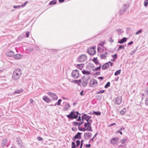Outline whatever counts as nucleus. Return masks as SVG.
<instances>
[{
  "mask_svg": "<svg viewBox=\"0 0 148 148\" xmlns=\"http://www.w3.org/2000/svg\"><path fill=\"white\" fill-rule=\"evenodd\" d=\"M22 71L19 69H17L13 72L12 75V79L13 80H16L19 79L22 75Z\"/></svg>",
  "mask_w": 148,
  "mask_h": 148,
  "instance_id": "f257e3e1",
  "label": "nucleus"
},
{
  "mask_svg": "<svg viewBox=\"0 0 148 148\" xmlns=\"http://www.w3.org/2000/svg\"><path fill=\"white\" fill-rule=\"evenodd\" d=\"M66 116L69 119H76L78 117V116L75 114V112L72 111L71 112L70 114L66 115Z\"/></svg>",
  "mask_w": 148,
  "mask_h": 148,
  "instance_id": "f03ea898",
  "label": "nucleus"
},
{
  "mask_svg": "<svg viewBox=\"0 0 148 148\" xmlns=\"http://www.w3.org/2000/svg\"><path fill=\"white\" fill-rule=\"evenodd\" d=\"M91 123L90 122H88L85 123L84 124V126L86 128V131H88L90 132L92 131V129L91 126Z\"/></svg>",
  "mask_w": 148,
  "mask_h": 148,
  "instance_id": "7ed1b4c3",
  "label": "nucleus"
},
{
  "mask_svg": "<svg viewBox=\"0 0 148 148\" xmlns=\"http://www.w3.org/2000/svg\"><path fill=\"white\" fill-rule=\"evenodd\" d=\"M87 59V56L85 54H82L79 56L77 58L78 62H82L85 61Z\"/></svg>",
  "mask_w": 148,
  "mask_h": 148,
  "instance_id": "20e7f679",
  "label": "nucleus"
},
{
  "mask_svg": "<svg viewBox=\"0 0 148 148\" xmlns=\"http://www.w3.org/2000/svg\"><path fill=\"white\" fill-rule=\"evenodd\" d=\"M89 84L92 87H95L98 84V82L97 80L95 79H91L90 80Z\"/></svg>",
  "mask_w": 148,
  "mask_h": 148,
  "instance_id": "39448f33",
  "label": "nucleus"
},
{
  "mask_svg": "<svg viewBox=\"0 0 148 148\" xmlns=\"http://www.w3.org/2000/svg\"><path fill=\"white\" fill-rule=\"evenodd\" d=\"M82 114H83L84 115L81 117L82 121L84 122V120H85L87 121V122H89V120L92 118V116L89 115H87L86 114H85L84 113H82Z\"/></svg>",
  "mask_w": 148,
  "mask_h": 148,
  "instance_id": "423d86ee",
  "label": "nucleus"
},
{
  "mask_svg": "<svg viewBox=\"0 0 148 148\" xmlns=\"http://www.w3.org/2000/svg\"><path fill=\"white\" fill-rule=\"evenodd\" d=\"M79 71L77 70H75L73 71L72 73V75L74 78H77L79 76Z\"/></svg>",
  "mask_w": 148,
  "mask_h": 148,
  "instance_id": "0eeeda50",
  "label": "nucleus"
},
{
  "mask_svg": "<svg viewBox=\"0 0 148 148\" xmlns=\"http://www.w3.org/2000/svg\"><path fill=\"white\" fill-rule=\"evenodd\" d=\"M48 95L52 98L53 100H57L58 99V97L56 95L53 93L50 92H47Z\"/></svg>",
  "mask_w": 148,
  "mask_h": 148,
  "instance_id": "6e6552de",
  "label": "nucleus"
},
{
  "mask_svg": "<svg viewBox=\"0 0 148 148\" xmlns=\"http://www.w3.org/2000/svg\"><path fill=\"white\" fill-rule=\"evenodd\" d=\"M63 104L64 105V108L63 109V110L64 111H67L70 107V105L69 103L66 102H64L63 103Z\"/></svg>",
  "mask_w": 148,
  "mask_h": 148,
  "instance_id": "1a4fd4ad",
  "label": "nucleus"
},
{
  "mask_svg": "<svg viewBox=\"0 0 148 148\" xmlns=\"http://www.w3.org/2000/svg\"><path fill=\"white\" fill-rule=\"evenodd\" d=\"M122 100V97L121 96L116 97L114 99L115 104H117L118 105H120Z\"/></svg>",
  "mask_w": 148,
  "mask_h": 148,
  "instance_id": "9d476101",
  "label": "nucleus"
},
{
  "mask_svg": "<svg viewBox=\"0 0 148 148\" xmlns=\"http://www.w3.org/2000/svg\"><path fill=\"white\" fill-rule=\"evenodd\" d=\"M82 133L80 132H78L72 138V140L74 141H75V139H80L81 138V135Z\"/></svg>",
  "mask_w": 148,
  "mask_h": 148,
  "instance_id": "9b49d317",
  "label": "nucleus"
},
{
  "mask_svg": "<svg viewBox=\"0 0 148 148\" xmlns=\"http://www.w3.org/2000/svg\"><path fill=\"white\" fill-rule=\"evenodd\" d=\"M92 135L91 133H85L84 134V138L85 140L91 138Z\"/></svg>",
  "mask_w": 148,
  "mask_h": 148,
  "instance_id": "f8f14e48",
  "label": "nucleus"
},
{
  "mask_svg": "<svg viewBox=\"0 0 148 148\" xmlns=\"http://www.w3.org/2000/svg\"><path fill=\"white\" fill-rule=\"evenodd\" d=\"M87 77L88 78L87 79L82 81V85L84 87H85L87 86L88 82V80L90 78V77L89 76H88Z\"/></svg>",
  "mask_w": 148,
  "mask_h": 148,
  "instance_id": "ddd939ff",
  "label": "nucleus"
},
{
  "mask_svg": "<svg viewBox=\"0 0 148 148\" xmlns=\"http://www.w3.org/2000/svg\"><path fill=\"white\" fill-rule=\"evenodd\" d=\"M119 138L117 137L113 138L111 140L110 142L111 143L112 145H114L118 141Z\"/></svg>",
  "mask_w": 148,
  "mask_h": 148,
  "instance_id": "4468645a",
  "label": "nucleus"
},
{
  "mask_svg": "<svg viewBox=\"0 0 148 148\" xmlns=\"http://www.w3.org/2000/svg\"><path fill=\"white\" fill-rule=\"evenodd\" d=\"M87 52L90 55H93L96 53L95 50H93V49L92 48L88 49Z\"/></svg>",
  "mask_w": 148,
  "mask_h": 148,
  "instance_id": "2eb2a0df",
  "label": "nucleus"
},
{
  "mask_svg": "<svg viewBox=\"0 0 148 148\" xmlns=\"http://www.w3.org/2000/svg\"><path fill=\"white\" fill-rule=\"evenodd\" d=\"M127 5L126 4L122 8V9L119 11V15H121L125 12V10L127 9Z\"/></svg>",
  "mask_w": 148,
  "mask_h": 148,
  "instance_id": "dca6fc26",
  "label": "nucleus"
},
{
  "mask_svg": "<svg viewBox=\"0 0 148 148\" xmlns=\"http://www.w3.org/2000/svg\"><path fill=\"white\" fill-rule=\"evenodd\" d=\"M42 99L47 103H49L51 101V100L47 96L45 95L42 97Z\"/></svg>",
  "mask_w": 148,
  "mask_h": 148,
  "instance_id": "f3484780",
  "label": "nucleus"
},
{
  "mask_svg": "<svg viewBox=\"0 0 148 148\" xmlns=\"http://www.w3.org/2000/svg\"><path fill=\"white\" fill-rule=\"evenodd\" d=\"M6 55L10 57H12L14 55V53L12 51H9L7 52L6 53Z\"/></svg>",
  "mask_w": 148,
  "mask_h": 148,
  "instance_id": "a211bd4d",
  "label": "nucleus"
},
{
  "mask_svg": "<svg viewBox=\"0 0 148 148\" xmlns=\"http://www.w3.org/2000/svg\"><path fill=\"white\" fill-rule=\"evenodd\" d=\"M127 40V38L126 37H124L122 39H121L120 40H118V43L120 44H122L125 42Z\"/></svg>",
  "mask_w": 148,
  "mask_h": 148,
  "instance_id": "6ab92c4d",
  "label": "nucleus"
},
{
  "mask_svg": "<svg viewBox=\"0 0 148 148\" xmlns=\"http://www.w3.org/2000/svg\"><path fill=\"white\" fill-rule=\"evenodd\" d=\"M109 67V64L108 63H106L104 64L102 67V69L103 70L107 69Z\"/></svg>",
  "mask_w": 148,
  "mask_h": 148,
  "instance_id": "aec40b11",
  "label": "nucleus"
},
{
  "mask_svg": "<svg viewBox=\"0 0 148 148\" xmlns=\"http://www.w3.org/2000/svg\"><path fill=\"white\" fill-rule=\"evenodd\" d=\"M108 53L106 51L104 53L100 55L101 59H105L107 57Z\"/></svg>",
  "mask_w": 148,
  "mask_h": 148,
  "instance_id": "412c9836",
  "label": "nucleus"
},
{
  "mask_svg": "<svg viewBox=\"0 0 148 148\" xmlns=\"http://www.w3.org/2000/svg\"><path fill=\"white\" fill-rule=\"evenodd\" d=\"M73 125L74 126H80L82 124H83L84 123V122L82 121L80 123H77L76 121H74L73 122Z\"/></svg>",
  "mask_w": 148,
  "mask_h": 148,
  "instance_id": "4be33fe9",
  "label": "nucleus"
},
{
  "mask_svg": "<svg viewBox=\"0 0 148 148\" xmlns=\"http://www.w3.org/2000/svg\"><path fill=\"white\" fill-rule=\"evenodd\" d=\"M7 141V139L6 138L2 140L1 143V146L2 147H4Z\"/></svg>",
  "mask_w": 148,
  "mask_h": 148,
  "instance_id": "5701e85b",
  "label": "nucleus"
},
{
  "mask_svg": "<svg viewBox=\"0 0 148 148\" xmlns=\"http://www.w3.org/2000/svg\"><path fill=\"white\" fill-rule=\"evenodd\" d=\"M23 57V55L18 54H16L14 56V58L16 59H18L22 58Z\"/></svg>",
  "mask_w": 148,
  "mask_h": 148,
  "instance_id": "b1692460",
  "label": "nucleus"
},
{
  "mask_svg": "<svg viewBox=\"0 0 148 148\" xmlns=\"http://www.w3.org/2000/svg\"><path fill=\"white\" fill-rule=\"evenodd\" d=\"M82 73L84 75H89L91 74L90 71H88L85 70L82 71Z\"/></svg>",
  "mask_w": 148,
  "mask_h": 148,
  "instance_id": "393cba45",
  "label": "nucleus"
},
{
  "mask_svg": "<svg viewBox=\"0 0 148 148\" xmlns=\"http://www.w3.org/2000/svg\"><path fill=\"white\" fill-rule=\"evenodd\" d=\"M126 111V109L125 108H124L120 112V114L122 115L125 114Z\"/></svg>",
  "mask_w": 148,
  "mask_h": 148,
  "instance_id": "a878e982",
  "label": "nucleus"
},
{
  "mask_svg": "<svg viewBox=\"0 0 148 148\" xmlns=\"http://www.w3.org/2000/svg\"><path fill=\"white\" fill-rule=\"evenodd\" d=\"M84 64H78L77 65V68L80 70L82 69V68L84 66Z\"/></svg>",
  "mask_w": 148,
  "mask_h": 148,
  "instance_id": "bb28decb",
  "label": "nucleus"
},
{
  "mask_svg": "<svg viewBox=\"0 0 148 148\" xmlns=\"http://www.w3.org/2000/svg\"><path fill=\"white\" fill-rule=\"evenodd\" d=\"M16 141L18 142V145H19V147H21V140L19 138H17L16 139Z\"/></svg>",
  "mask_w": 148,
  "mask_h": 148,
  "instance_id": "cd10ccee",
  "label": "nucleus"
},
{
  "mask_svg": "<svg viewBox=\"0 0 148 148\" xmlns=\"http://www.w3.org/2000/svg\"><path fill=\"white\" fill-rule=\"evenodd\" d=\"M73 82H74L75 83L78 84V85H80L81 83V80L79 79V80H74V81H73Z\"/></svg>",
  "mask_w": 148,
  "mask_h": 148,
  "instance_id": "c85d7f7f",
  "label": "nucleus"
},
{
  "mask_svg": "<svg viewBox=\"0 0 148 148\" xmlns=\"http://www.w3.org/2000/svg\"><path fill=\"white\" fill-rule=\"evenodd\" d=\"M101 112L99 111H93L92 113V114H95L96 115H99L101 114Z\"/></svg>",
  "mask_w": 148,
  "mask_h": 148,
  "instance_id": "c756f323",
  "label": "nucleus"
},
{
  "mask_svg": "<svg viewBox=\"0 0 148 148\" xmlns=\"http://www.w3.org/2000/svg\"><path fill=\"white\" fill-rule=\"evenodd\" d=\"M92 60L96 64L99 63V62L97 60V58H94L92 59Z\"/></svg>",
  "mask_w": 148,
  "mask_h": 148,
  "instance_id": "7c9ffc66",
  "label": "nucleus"
},
{
  "mask_svg": "<svg viewBox=\"0 0 148 148\" xmlns=\"http://www.w3.org/2000/svg\"><path fill=\"white\" fill-rule=\"evenodd\" d=\"M23 90L22 89L17 90H16L14 93V94H19L23 92Z\"/></svg>",
  "mask_w": 148,
  "mask_h": 148,
  "instance_id": "2f4dec72",
  "label": "nucleus"
},
{
  "mask_svg": "<svg viewBox=\"0 0 148 148\" xmlns=\"http://www.w3.org/2000/svg\"><path fill=\"white\" fill-rule=\"evenodd\" d=\"M101 65H100V66H99L97 67H96L95 69H92V70L93 71H97L101 69Z\"/></svg>",
  "mask_w": 148,
  "mask_h": 148,
  "instance_id": "473e14b6",
  "label": "nucleus"
},
{
  "mask_svg": "<svg viewBox=\"0 0 148 148\" xmlns=\"http://www.w3.org/2000/svg\"><path fill=\"white\" fill-rule=\"evenodd\" d=\"M121 69H119L116 71L114 73V75L116 76L120 75L121 73Z\"/></svg>",
  "mask_w": 148,
  "mask_h": 148,
  "instance_id": "72a5a7b5",
  "label": "nucleus"
},
{
  "mask_svg": "<svg viewBox=\"0 0 148 148\" xmlns=\"http://www.w3.org/2000/svg\"><path fill=\"white\" fill-rule=\"evenodd\" d=\"M78 129V130L80 131L85 132L86 131V128L85 127L84 128H83L80 127V126H79Z\"/></svg>",
  "mask_w": 148,
  "mask_h": 148,
  "instance_id": "f704fd0d",
  "label": "nucleus"
},
{
  "mask_svg": "<svg viewBox=\"0 0 148 148\" xmlns=\"http://www.w3.org/2000/svg\"><path fill=\"white\" fill-rule=\"evenodd\" d=\"M56 0H52L49 2V4L50 5H52L56 3Z\"/></svg>",
  "mask_w": 148,
  "mask_h": 148,
  "instance_id": "c9c22d12",
  "label": "nucleus"
},
{
  "mask_svg": "<svg viewBox=\"0 0 148 148\" xmlns=\"http://www.w3.org/2000/svg\"><path fill=\"white\" fill-rule=\"evenodd\" d=\"M62 100L61 99H60L58 100V102L56 103L55 104L54 106H56L57 105L58 106H60V103L62 101Z\"/></svg>",
  "mask_w": 148,
  "mask_h": 148,
  "instance_id": "e433bc0d",
  "label": "nucleus"
},
{
  "mask_svg": "<svg viewBox=\"0 0 148 148\" xmlns=\"http://www.w3.org/2000/svg\"><path fill=\"white\" fill-rule=\"evenodd\" d=\"M71 148H76L77 147L76 145H75V143L74 142H73L71 143Z\"/></svg>",
  "mask_w": 148,
  "mask_h": 148,
  "instance_id": "4c0bfd02",
  "label": "nucleus"
},
{
  "mask_svg": "<svg viewBox=\"0 0 148 148\" xmlns=\"http://www.w3.org/2000/svg\"><path fill=\"white\" fill-rule=\"evenodd\" d=\"M110 86V82H108L104 86L105 88H107L108 87H109Z\"/></svg>",
  "mask_w": 148,
  "mask_h": 148,
  "instance_id": "58836bf2",
  "label": "nucleus"
},
{
  "mask_svg": "<svg viewBox=\"0 0 148 148\" xmlns=\"http://www.w3.org/2000/svg\"><path fill=\"white\" fill-rule=\"evenodd\" d=\"M127 141V140L125 139H123L120 140V142L122 144H125L126 143Z\"/></svg>",
  "mask_w": 148,
  "mask_h": 148,
  "instance_id": "ea45409f",
  "label": "nucleus"
},
{
  "mask_svg": "<svg viewBox=\"0 0 148 148\" xmlns=\"http://www.w3.org/2000/svg\"><path fill=\"white\" fill-rule=\"evenodd\" d=\"M124 46H123L122 45H119V47L118 49L117 50L119 51V50L121 49H124Z\"/></svg>",
  "mask_w": 148,
  "mask_h": 148,
  "instance_id": "a19ab883",
  "label": "nucleus"
},
{
  "mask_svg": "<svg viewBox=\"0 0 148 148\" xmlns=\"http://www.w3.org/2000/svg\"><path fill=\"white\" fill-rule=\"evenodd\" d=\"M96 98L97 100H100L102 99V96L100 95H97L96 96Z\"/></svg>",
  "mask_w": 148,
  "mask_h": 148,
  "instance_id": "79ce46f5",
  "label": "nucleus"
},
{
  "mask_svg": "<svg viewBox=\"0 0 148 148\" xmlns=\"http://www.w3.org/2000/svg\"><path fill=\"white\" fill-rule=\"evenodd\" d=\"M76 146L78 147L80 145V141L79 140H77L76 141Z\"/></svg>",
  "mask_w": 148,
  "mask_h": 148,
  "instance_id": "37998d69",
  "label": "nucleus"
},
{
  "mask_svg": "<svg viewBox=\"0 0 148 148\" xmlns=\"http://www.w3.org/2000/svg\"><path fill=\"white\" fill-rule=\"evenodd\" d=\"M28 3V1H25L23 4H22L21 5V6L22 7H24V6H25L26 5L27 3Z\"/></svg>",
  "mask_w": 148,
  "mask_h": 148,
  "instance_id": "c03bdc74",
  "label": "nucleus"
},
{
  "mask_svg": "<svg viewBox=\"0 0 148 148\" xmlns=\"http://www.w3.org/2000/svg\"><path fill=\"white\" fill-rule=\"evenodd\" d=\"M148 4V0H145L144 2V5L145 6H147Z\"/></svg>",
  "mask_w": 148,
  "mask_h": 148,
  "instance_id": "a18cd8bd",
  "label": "nucleus"
},
{
  "mask_svg": "<svg viewBox=\"0 0 148 148\" xmlns=\"http://www.w3.org/2000/svg\"><path fill=\"white\" fill-rule=\"evenodd\" d=\"M105 91V90H100L99 91V92H97V94H100V93H103Z\"/></svg>",
  "mask_w": 148,
  "mask_h": 148,
  "instance_id": "49530a36",
  "label": "nucleus"
},
{
  "mask_svg": "<svg viewBox=\"0 0 148 148\" xmlns=\"http://www.w3.org/2000/svg\"><path fill=\"white\" fill-rule=\"evenodd\" d=\"M105 42L104 41H101L99 44V45L101 47H103V45L104 44Z\"/></svg>",
  "mask_w": 148,
  "mask_h": 148,
  "instance_id": "de8ad7c7",
  "label": "nucleus"
},
{
  "mask_svg": "<svg viewBox=\"0 0 148 148\" xmlns=\"http://www.w3.org/2000/svg\"><path fill=\"white\" fill-rule=\"evenodd\" d=\"M112 57H113V58L116 59L117 58V55L116 54H115L114 55H112Z\"/></svg>",
  "mask_w": 148,
  "mask_h": 148,
  "instance_id": "09e8293b",
  "label": "nucleus"
},
{
  "mask_svg": "<svg viewBox=\"0 0 148 148\" xmlns=\"http://www.w3.org/2000/svg\"><path fill=\"white\" fill-rule=\"evenodd\" d=\"M142 32V31L141 29L139 30L137 32H136V35H138L140 34V33H141Z\"/></svg>",
  "mask_w": 148,
  "mask_h": 148,
  "instance_id": "8fccbe9b",
  "label": "nucleus"
},
{
  "mask_svg": "<svg viewBox=\"0 0 148 148\" xmlns=\"http://www.w3.org/2000/svg\"><path fill=\"white\" fill-rule=\"evenodd\" d=\"M37 139L39 141H41L43 140V139L40 136H38L37 137Z\"/></svg>",
  "mask_w": 148,
  "mask_h": 148,
  "instance_id": "3c124183",
  "label": "nucleus"
},
{
  "mask_svg": "<svg viewBox=\"0 0 148 148\" xmlns=\"http://www.w3.org/2000/svg\"><path fill=\"white\" fill-rule=\"evenodd\" d=\"M116 31L118 32L119 33H122V30L120 28L117 29H116Z\"/></svg>",
  "mask_w": 148,
  "mask_h": 148,
  "instance_id": "603ef678",
  "label": "nucleus"
},
{
  "mask_svg": "<svg viewBox=\"0 0 148 148\" xmlns=\"http://www.w3.org/2000/svg\"><path fill=\"white\" fill-rule=\"evenodd\" d=\"M20 7H21L20 5H14V8H20Z\"/></svg>",
  "mask_w": 148,
  "mask_h": 148,
  "instance_id": "864d4df0",
  "label": "nucleus"
},
{
  "mask_svg": "<svg viewBox=\"0 0 148 148\" xmlns=\"http://www.w3.org/2000/svg\"><path fill=\"white\" fill-rule=\"evenodd\" d=\"M91 147V145L90 144H86L85 146V147L86 148H90Z\"/></svg>",
  "mask_w": 148,
  "mask_h": 148,
  "instance_id": "5fc2aeb1",
  "label": "nucleus"
},
{
  "mask_svg": "<svg viewBox=\"0 0 148 148\" xmlns=\"http://www.w3.org/2000/svg\"><path fill=\"white\" fill-rule=\"evenodd\" d=\"M100 74V72H97L95 73L94 74V75H99Z\"/></svg>",
  "mask_w": 148,
  "mask_h": 148,
  "instance_id": "6e6d98bb",
  "label": "nucleus"
},
{
  "mask_svg": "<svg viewBox=\"0 0 148 148\" xmlns=\"http://www.w3.org/2000/svg\"><path fill=\"white\" fill-rule=\"evenodd\" d=\"M145 104L147 106H148V97L145 100Z\"/></svg>",
  "mask_w": 148,
  "mask_h": 148,
  "instance_id": "4d7b16f0",
  "label": "nucleus"
},
{
  "mask_svg": "<svg viewBox=\"0 0 148 148\" xmlns=\"http://www.w3.org/2000/svg\"><path fill=\"white\" fill-rule=\"evenodd\" d=\"M136 51V50L132 51L130 53V54L131 55H133L135 52Z\"/></svg>",
  "mask_w": 148,
  "mask_h": 148,
  "instance_id": "13d9d810",
  "label": "nucleus"
},
{
  "mask_svg": "<svg viewBox=\"0 0 148 148\" xmlns=\"http://www.w3.org/2000/svg\"><path fill=\"white\" fill-rule=\"evenodd\" d=\"M72 130L73 131H76L77 130V128L75 127H72Z\"/></svg>",
  "mask_w": 148,
  "mask_h": 148,
  "instance_id": "bf43d9fd",
  "label": "nucleus"
},
{
  "mask_svg": "<svg viewBox=\"0 0 148 148\" xmlns=\"http://www.w3.org/2000/svg\"><path fill=\"white\" fill-rule=\"evenodd\" d=\"M109 41L111 43L113 42H114L113 40L111 38H109Z\"/></svg>",
  "mask_w": 148,
  "mask_h": 148,
  "instance_id": "052dcab7",
  "label": "nucleus"
},
{
  "mask_svg": "<svg viewBox=\"0 0 148 148\" xmlns=\"http://www.w3.org/2000/svg\"><path fill=\"white\" fill-rule=\"evenodd\" d=\"M120 133L121 135H122V132H121V131L120 130H118L116 132V133Z\"/></svg>",
  "mask_w": 148,
  "mask_h": 148,
  "instance_id": "680f3d73",
  "label": "nucleus"
},
{
  "mask_svg": "<svg viewBox=\"0 0 148 148\" xmlns=\"http://www.w3.org/2000/svg\"><path fill=\"white\" fill-rule=\"evenodd\" d=\"M76 121H81V117L80 116H79L78 118L76 120Z\"/></svg>",
  "mask_w": 148,
  "mask_h": 148,
  "instance_id": "e2e57ef3",
  "label": "nucleus"
},
{
  "mask_svg": "<svg viewBox=\"0 0 148 148\" xmlns=\"http://www.w3.org/2000/svg\"><path fill=\"white\" fill-rule=\"evenodd\" d=\"M30 101L31 103L33 104L34 103V101L32 99H30Z\"/></svg>",
  "mask_w": 148,
  "mask_h": 148,
  "instance_id": "0e129e2a",
  "label": "nucleus"
},
{
  "mask_svg": "<svg viewBox=\"0 0 148 148\" xmlns=\"http://www.w3.org/2000/svg\"><path fill=\"white\" fill-rule=\"evenodd\" d=\"M29 32H27L26 34V37L28 38L29 37Z\"/></svg>",
  "mask_w": 148,
  "mask_h": 148,
  "instance_id": "69168bd1",
  "label": "nucleus"
},
{
  "mask_svg": "<svg viewBox=\"0 0 148 148\" xmlns=\"http://www.w3.org/2000/svg\"><path fill=\"white\" fill-rule=\"evenodd\" d=\"M35 48H36V49L37 51H39L40 50V48L37 46H35Z\"/></svg>",
  "mask_w": 148,
  "mask_h": 148,
  "instance_id": "338daca9",
  "label": "nucleus"
},
{
  "mask_svg": "<svg viewBox=\"0 0 148 148\" xmlns=\"http://www.w3.org/2000/svg\"><path fill=\"white\" fill-rule=\"evenodd\" d=\"M98 78L99 79H101V80H102L103 79L104 77H98Z\"/></svg>",
  "mask_w": 148,
  "mask_h": 148,
  "instance_id": "774afa93",
  "label": "nucleus"
}]
</instances>
